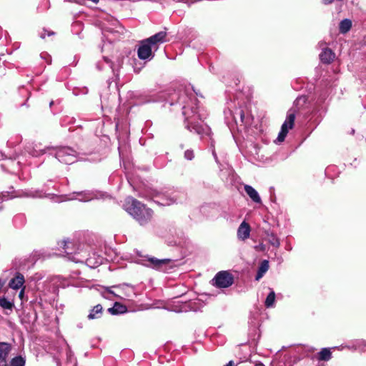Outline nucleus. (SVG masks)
I'll list each match as a JSON object with an SVG mask.
<instances>
[{"label":"nucleus","instance_id":"nucleus-1","mask_svg":"<svg viewBox=\"0 0 366 366\" xmlns=\"http://www.w3.org/2000/svg\"><path fill=\"white\" fill-rule=\"evenodd\" d=\"M189 101L191 102L192 104H196L192 102L191 97L182 96L179 99V103L186 104L182 107V114L184 116V124L185 128L191 132H194L199 135H202L207 133L209 128L207 125H204L199 122V116L197 114V108L194 106L190 107Z\"/></svg>","mask_w":366,"mask_h":366},{"label":"nucleus","instance_id":"nucleus-2","mask_svg":"<svg viewBox=\"0 0 366 366\" xmlns=\"http://www.w3.org/2000/svg\"><path fill=\"white\" fill-rule=\"evenodd\" d=\"M124 208L141 225L146 224L152 217V210L132 197L127 199Z\"/></svg>","mask_w":366,"mask_h":366},{"label":"nucleus","instance_id":"nucleus-3","mask_svg":"<svg viewBox=\"0 0 366 366\" xmlns=\"http://www.w3.org/2000/svg\"><path fill=\"white\" fill-rule=\"evenodd\" d=\"M56 158L62 163L70 164L76 161V152L72 148L62 147L56 149Z\"/></svg>","mask_w":366,"mask_h":366},{"label":"nucleus","instance_id":"nucleus-4","mask_svg":"<svg viewBox=\"0 0 366 366\" xmlns=\"http://www.w3.org/2000/svg\"><path fill=\"white\" fill-rule=\"evenodd\" d=\"M212 285L218 288H227L234 283V277L229 271H220L212 280Z\"/></svg>","mask_w":366,"mask_h":366},{"label":"nucleus","instance_id":"nucleus-5","mask_svg":"<svg viewBox=\"0 0 366 366\" xmlns=\"http://www.w3.org/2000/svg\"><path fill=\"white\" fill-rule=\"evenodd\" d=\"M295 119V112L290 110L287 113V115L285 122L282 124V125L281 127V130L277 136V139L275 140V142L280 143L285 140V139L289 132V129H291L294 126Z\"/></svg>","mask_w":366,"mask_h":366},{"label":"nucleus","instance_id":"nucleus-6","mask_svg":"<svg viewBox=\"0 0 366 366\" xmlns=\"http://www.w3.org/2000/svg\"><path fill=\"white\" fill-rule=\"evenodd\" d=\"M142 264L155 269L165 271L167 265L171 262L169 259H157L156 257L145 256L142 260Z\"/></svg>","mask_w":366,"mask_h":366},{"label":"nucleus","instance_id":"nucleus-7","mask_svg":"<svg viewBox=\"0 0 366 366\" xmlns=\"http://www.w3.org/2000/svg\"><path fill=\"white\" fill-rule=\"evenodd\" d=\"M154 47L147 39L142 41L137 51L138 57L142 60H150L154 57L152 49Z\"/></svg>","mask_w":366,"mask_h":366},{"label":"nucleus","instance_id":"nucleus-8","mask_svg":"<svg viewBox=\"0 0 366 366\" xmlns=\"http://www.w3.org/2000/svg\"><path fill=\"white\" fill-rule=\"evenodd\" d=\"M94 195L92 192L89 191H82L78 192H74L73 194H69L67 197H66V200H74L78 199L81 202H88L93 199Z\"/></svg>","mask_w":366,"mask_h":366},{"label":"nucleus","instance_id":"nucleus-9","mask_svg":"<svg viewBox=\"0 0 366 366\" xmlns=\"http://www.w3.org/2000/svg\"><path fill=\"white\" fill-rule=\"evenodd\" d=\"M250 226L246 222H242L237 229V238L240 240H245L249 238L250 234Z\"/></svg>","mask_w":366,"mask_h":366},{"label":"nucleus","instance_id":"nucleus-10","mask_svg":"<svg viewBox=\"0 0 366 366\" xmlns=\"http://www.w3.org/2000/svg\"><path fill=\"white\" fill-rule=\"evenodd\" d=\"M166 36L167 34L165 31H159L155 34L154 35L150 36L149 38L147 39V40L154 47V49L157 50V44L165 41Z\"/></svg>","mask_w":366,"mask_h":366},{"label":"nucleus","instance_id":"nucleus-11","mask_svg":"<svg viewBox=\"0 0 366 366\" xmlns=\"http://www.w3.org/2000/svg\"><path fill=\"white\" fill-rule=\"evenodd\" d=\"M335 57V53L328 48L323 49L320 54V59L324 64H330L334 60Z\"/></svg>","mask_w":366,"mask_h":366},{"label":"nucleus","instance_id":"nucleus-12","mask_svg":"<svg viewBox=\"0 0 366 366\" xmlns=\"http://www.w3.org/2000/svg\"><path fill=\"white\" fill-rule=\"evenodd\" d=\"M11 350V346L7 342H0V362H6V358Z\"/></svg>","mask_w":366,"mask_h":366},{"label":"nucleus","instance_id":"nucleus-13","mask_svg":"<svg viewBox=\"0 0 366 366\" xmlns=\"http://www.w3.org/2000/svg\"><path fill=\"white\" fill-rule=\"evenodd\" d=\"M244 191L254 202L261 203V198L258 192L252 186L245 185Z\"/></svg>","mask_w":366,"mask_h":366},{"label":"nucleus","instance_id":"nucleus-14","mask_svg":"<svg viewBox=\"0 0 366 366\" xmlns=\"http://www.w3.org/2000/svg\"><path fill=\"white\" fill-rule=\"evenodd\" d=\"M24 282V276L20 273H17L15 277L10 280L9 287L12 289L17 290L23 285Z\"/></svg>","mask_w":366,"mask_h":366},{"label":"nucleus","instance_id":"nucleus-15","mask_svg":"<svg viewBox=\"0 0 366 366\" xmlns=\"http://www.w3.org/2000/svg\"><path fill=\"white\" fill-rule=\"evenodd\" d=\"M268 269L269 262L267 260H263L258 268L255 280H259V279H261L263 277V275L266 273V272L268 270Z\"/></svg>","mask_w":366,"mask_h":366},{"label":"nucleus","instance_id":"nucleus-16","mask_svg":"<svg viewBox=\"0 0 366 366\" xmlns=\"http://www.w3.org/2000/svg\"><path fill=\"white\" fill-rule=\"evenodd\" d=\"M108 311L112 315L123 314L127 312V307L119 302H115L112 307L108 309Z\"/></svg>","mask_w":366,"mask_h":366},{"label":"nucleus","instance_id":"nucleus-17","mask_svg":"<svg viewBox=\"0 0 366 366\" xmlns=\"http://www.w3.org/2000/svg\"><path fill=\"white\" fill-rule=\"evenodd\" d=\"M102 314V307L101 305H97L90 311L88 315L89 320L97 319L101 317Z\"/></svg>","mask_w":366,"mask_h":366},{"label":"nucleus","instance_id":"nucleus-18","mask_svg":"<svg viewBox=\"0 0 366 366\" xmlns=\"http://www.w3.org/2000/svg\"><path fill=\"white\" fill-rule=\"evenodd\" d=\"M352 27V21L348 19H345L340 23V31L345 34L350 31Z\"/></svg>","mask_w":366,"mask_h":366},{"label":"nucleus","instance_id":"nucleus-19","mask_svg":"<svg viewBox=\"0 0 366 366\" xmlns=\"http://www.w3.org/2000/svg\"><path fill=\"white\" fill-rule=\"evenodd\" d=\"M267 240L273 247H279L280 245V240L273 232H267Z\"/></svg>","mask_w":366,"mask_h":366},{"label":"nucleus","instance_id":"nucleus-20","mask_svg":"<svg viewBox=\"0 0 366 366\" xmlns=\"http://www.w3.org/2000/svg\"><path fill=\"white\" fill-rule=\"evenodd\" d=\"M26 357L21 355H18L13 357L10 361V366H25Z\"/></svg>","mask_w":366,"mask_h":366},{"label":"nucleus","instance_id":"nucleus-21","mask_svg":"<svg viewBox=\"0 0 366 366\" xmlns=\"http://www.w3.org/2000/svg\"><path fill=\"white\" fill-rule=\"evenodd\" d=\"M332 357V353L330 350L327 348H323L322 350L318 353V360H324V361H328Z\"/></svg>","mask_w":366,"mask_h":366},{"label":"nucleus","instance_id":"nucleus-22","mask_svg":"<svg viewBox=\"0 0 366 366\" xmlns=\"http://www.w3.org/2000/svg\"><path fill=\"white\" fill-rule=\"evenodd\" d=\"M232 116H233V119L237 124L239 123L244 122V114L242 109H236L235 112L232 114Z\"/></svg>","mask_w":366,"mask_h":366},{"label":"nucleus","instance_id":"nucleus-23","mask_svg":"<svg viewBox=\"0 0 366 366\" xmlns=\"http://www.w3.org/2000/svg\"><path fill=\"white\" fill-rule=\"evenodd\" d=\"M14 190L13 189V187H11L9 191L2 192L0 194V200L4 201L8 200L9 199H12L15 197H16V194H14Z\"/></svg>","mask_w":366,"mask_h":366},{"label":"nucleus","instance_id":"nucleus-24","mask_svg":"<svg viewBox=\"0 0 366 366\" xmlns=\"http://www.w3.org/2000/svg\"><path fill=\"white\" fill-rule=\"evenodd\" d=\"M46 148L41 149V146L39 144H35V146L33 147V149L29 151V154H31L33 157H39L40 155H42L46 152Z\"/></svg>","mask_w":366,"mask_h":366},{"label":"nucleus","instance_id":"nucleus-25","mask_svg":"<svg viewBox=\"0 0 366 366\" xmlns=\"http://www.w3.org/2000/svg\"><path fill=\"white\" fill-rule=\"evenodd\" d=\"M275 301V293L273 290H271L269 295H267L264 305L266 307H273Z\"/></svg>","mask_w":366,"mask_h":366},{"label":"nucleus","instance_id":"nucleus-26","mask_svg":"<svg viewBox=\"0 0 366 366\" xmlns=\"http://www.w3.org/2000/svg\"><path fill=\"white\" fill-rule=\"evenodd\" d=\"M0 306L4 309L11 310L13 307V303L3 297L0 299Z\"/></svg>","mask_w":366,"mask_h":366},{"label":"nucleus","instance_id":"nucleus-27","mask_svg":"<svg viewBox=\"0 0 366 366\" xmlns=\"http://www.w3.org/2000/svg\"><path fill=\"white\" fill-rule=\"evenodd\" d=\"M184 157L188 160H192L194 157L193 150L187 149L184 152Z\"/></svg>","mask_w":366,"mask_h":366},{"label":"nucleus","instance_id":"nucleus-28","mask_svg":"<svg viewBox=\"0 0 366 366\" xmlns=\"http://www.w3.org/2000/svg\"><path fill=\"white\" fill-rule=\"evenodd\" d=\"M254 249H255L256 250H258V251H262V252H263V251H264V250H265V245H264V244L261 243V244H258V245H256V246L254 247Z\"/></svg>","mask_w":366,"mask_h":366},{"label":"nucleus","instance_id":"nucleus-29","mask_svg":"<svg viewBox=\"0 0 366 366\" xmlns=\"http://www.w3.org/2000/svg\"><path fill=\"white\" fill-rule=\"evenodd\" d=\"M66 244H67V242L66 240H63L61 242V244H62L63 248L65 249V252L66 254H69V252L66 251Z\"/></svg>","mask_w":366,"mask_h":366},{"label":"nucleus","instance_id":"nucleus-30","mask_svg":"<svg viewBox=\"0 0 366 366\" xmlns=\"http://www.w3.org/2000/svg\"><path fill=\"white\" fill-rule=\"evenodd\" d=\"M173 202H174V201L171 199H169V200L166 201L165 202H162L161 204L163 205H169L170 204H172Z\"/></svg>","mask_w":366,"mask_h":366},{"label":"nucleus","instance_id":"nucleus-31","mask_svg":"<svg viewBox=\"0 0 366 366\" xmlns=\"http://www.w3.org/2000/svg\"><path fill=\"white\" fill-rule=\"evenodd\" d=\"M334 0H322L324 4L327 5L333 2Z\"/></svg>","mask_w":366,"mask_h":366},{"label":"nucleus","instance_id":"nucleus-32","mask_svg":"<svg viewBox=\"0 0 366 366\" xmlns=\"http://www.w3.org/2000/svg\"><path fill=\"white\" fill-rule=\"evenodd\" d=\"M5 283V280L0 279V290L4 286Z\"/></svg>","mask_w":366,"mask_h":366},{"label":"nucleus","instance_id":"nucleus-33","mask_svg":"<svg viewBox=\"0 0 366 366\" xmlns=\"http://www.w3.org/2000/svg\"><path fill=\"white\" fill-rule=\"evenodd\" d=\"M234 362L232 360L229 361L227 364H226L224 366H233Z\"/></svg>","mask_w":366,"mask_h":366},{"label":"nucleus","instance_id":"nucleus-34","mask_svg":"<svg viewBox=\"0 0 366 366\" xmlns=\"http://www.w3.org/2000/svg\"><path fill=\"white\" fill-rule=\"evenodd\" d=\"M23 295H24V290H21V292H19V297L21 299L23 297Z\"/></svg>","mask_w":366,"mask_h":366},{"label":"nucleus","instance_id":"nucleus-35","mask_svg":"<svg viewBox=\"0 0 366 366\" xmlns=\"http://www.w3.org/2000/svg\"><path fill=\"white\" fill-rule=\"evenodd\" d=\"M0 366H9L6 362H1V363H0Z\"/></svg>","mask_w":366,"mask_h":366},{"label":"nucleus","instance_id":"nucleus-36","mask_svg":"<svg viewBox=\"0 0 366 366\" xmlns=\"http://www.w3.org/2000/svg\"><path fill=\"white\" fill-rule=\"evenodd\" d=\"M40 36H41V38L44 39L46 36L45 33H41Z\"/></svg>","mask_w":366,"mask_h":366},{"label":"nucleus","instance_id":"nucleus-37","mask_svg":"<svg viewBox=\"0 0 366 366\" xmlns=\"http://www.w3.org/2000/svg\"><path fill=\"white\" fill-rule=\"evenodd\" d=\"M212 154H213V156H214V157L215 159H217V154H216V153H215V152H214V151H213V152H212Z\"/></svg>","mask_w":366,"mask_h":366},{"label":"nucleus","instance_id":"nucleus-38","mask_svg":"<svg viewBox=\"0 0 366 366\" xmlns=\"http://www.w3.org/2000/svg\"><path fill=\"white\" fill-rule=\"evenodd\" d=\"M255 366H264V365L262 363H259V364L255 365Z\"/></svg>","mask_w":366,"mask_h":366},{"label":"nucleus","instance_id":"nucleus-39","mask_svg":"<svg viewBox=\"0 0 366 366\" xmlns=\"http://www.w3.org/2000/svg\"><path fill=\"white\" fill-rule=\"evenodd\" d=\"M54 34V32H48V36H51V35H53Z\"/></svg>","mask_w":366,"mask_h":366},{"label":"nucleus","instance_id":"nucleus-40","mask_svg":"<svg viewBox=\"0 0 366 366\" xmlns=\"http://www.w3.org/2000/svg\"><path fill=\"white\" fill-rule=\"evenodd\" d=\"M3 157V154L1 152H0V159Z\"/></svg>","mask_w":366,"mask_h":366},{"label":"nucleus","instance_id":"nucleus-41","mask_svg":"<svg viewBox=\"0 0 366 366\" xmlns=\"http://www.w3.org/2000/svg\"><path fill=\"white\" fill-rule=\"evenodd\" d=\"M104 59L105 61L108 62L107 58L104 57Z\"/></svg>","mask_w":366,"mask_h":366},{"label":"nucleus","instance_id":"nucleus-42","mask_svg":"<svg viewBox=\"0 0 366 366\" xmlns=\"http://www.w3.org/2000/svg\"><path fill=\"white\" fill-rule=\"evenodd\" d=\"M365 345H366V343H365Z\"/></svg>","mask_w":366,"mask_h":366}]
</instances>
